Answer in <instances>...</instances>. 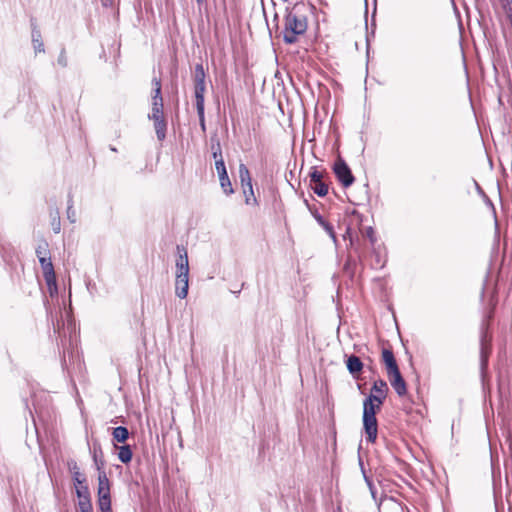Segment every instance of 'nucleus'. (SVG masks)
<instances>
[{"label":"nucleus","mask_w":512,"mask_h":512,"mask_svg":"<svg viewBox=\"0 0 512 512\" xmlns=\"http://www.w3.org/2000/svg\"><path fill=\"white\" fill-rule=\"evenodd\" d=\"M40 266L43 271V277L48 286L50 295L53 296L54 293H57V283H56V275L54 271V267L50 257H40L39 259Z\"/></svg>","instance_id":"5"},{"label":"nucleus","mask_w":512,"mask_h":512,"mask_svg":"<svg viewBox=\"0 0 512 512\" xmlns=\"http://www.w3.org/2000/svg\"><path fill=\"white\" fill-rule=\"evenodd\" d=\"M36 255L38 257V260L40 259V257H50V251L47 242H43L38 245V247L36 248Z\"/></svg>","instance_id":"27"},{"label":"nucleus","mask_w":512,"mask_h":512,"mask_svg":"<svg viewBox=\"0 0 512 512\" xmlns=\"http://www.w3.org/2000/svg\"><path fill=\"white\" fill-rule=\"evenodd\" d=\"M164 104L161 92L155 91L152 96V111L148 115L150 120L154 122V128L157 139L163 141L166 138L167 122L164 118Z\"/></svg>","instance_id":"3"},{"label":"nucleus","mask_w":512,"mask_h":512,"mask_svg":"<svg viewBox=\"0 0 512 512\" xmlns=\"http://www.w3.org/2000/svg\"><path fill=\"white\" fill-rule=\"evenodd\" d=\"M67 218L71 223L76 222V212L73 209V201H72L71 195H69V200H68Z\"/></svg>","instance_id":"28"},{"label":"nucleus","mask_w":512,"mask_h":512,"mask_svg":"<svg viewBox=\"0 0 512 512\" xmlns=\"http://www.w3.org/2000/svg\"><path fill=\"white\" fill-rule=\"evenodd\" d=\"M477 186V191H479L480 193H483L482 189L480 188V186L478 184H476Z\"/></svg>","instance_id":"44"},{"label":"nucleus","mask_w":512,"mask_h":512,"mask_svg":"<svg viewBox=\"0 0 512 512\" xmlns=\"http://www.w3.org/2000/svg\"><path fill=\"white\" fill-rule=\"evenodd\" d=\"M57 63H58L61 67H63V68L67 67V65H68V59H67V55H66V50H65V48H62V49H61L60 54H59L58 59H57Z\"/></svg>","instance_id":"32"},{"label":"nucleus","mask_w":512,"mask_h":512,"mask_svg":"<svg viewBox=\"0 0 512 512\" xmlns=\"http://www.w3.org/2000/svg\"><path fill=\"white\" fill-rule=\"evenodd\" d=\"M310 176V184L318 183L324 181V173L321 171H318L315 167H312L311 172L309 173Z\"/></svg>","instance_id":"26"},{"label":"nucleus","mask_w":512,"mask_h":512,"mask_svg":"<svg viewBox=\"0 0 512 512\" xmlns=\"http://www.w3.org/2000/svg\"><path fill=\"white\" fill-rule=\"evenodd\" d=\"M192 79L194 84L195 103L205 102L206 72L201 63L195 65Z\"/></svg>","instance_id":"4"},{"label":"nucleus","mask_w":512,"mask_h":512,"mask_svg":"<svg viewBox=\"0 0 512 512\" xmlns=\"http://www.w3.org/2000/svg\"><path fill=\"white\" fill-rule=\"evenodd\" d=\"M359 464H360V467H361L364 479H365L367 485L369 486L372 495H374V492H373L374 485H373L372 481L370 480V478L366 475L365 470L363 468V463H362L361 459L359 460Z\"/></svg>","instance_id":"34"},{"label":"nucleus","mask_w":512,"mask_h":512,"mask_svg":"<svg viewBox=\"0 0 512 512\" xmlns=\"http://www.w3.org/2000/svg\"><path fill=\"white\" fill-rule=\"evenodd\" d=\"M333 172L338 181L345 188L350 187L355 181L351 169L349 168L347 163L340 157L336 160V162L333 165Z\"/></svg>","instance_id":"6"},{"label":"nucleus","mask_w":512,"mask_h":512,"mask_svg":"<svg viewBox=\"0 0 512 512\" xmlns=\"http://www.w3.org/2000/svg\"><path fill=\"white\" fill-rule=\"evenodd\" d=\"M75 488H76V495L79 498V501L91 500L90 491H89L87 483L80 485V486H76Z\"/></svg>","instance_id":"24"},{"label":"nucleus","mask_w":512,"mask_h":512,"mask_svg":"<svg viewBox=\"0 0 512 512\" xmlns=\"http://www.w3.org/2000/svg\"><path fill=\"white\" fill-rule=\"evenodd\" d=\"M310 188L319 197L326 196L329 190L328 184L325 181L310 184Z\"/></svg>","instance_id":"21"},{"label":"nucleus","mask_w":512,"mask_h":512,"mask_svg":"<svg viewBox=\"0 0 512 512\" xmlns=\"http://www.w3.org/2000/svg\"><path fill=\"white\" fill-rule=\"evenodd\" d=\"M350 244L354 251L358 254V256L361 257L359 240L357 239L356 241H354L353 238L350 236Z\"/></svg>","instance_id":"36"},{"label":"nucleus","mask_w":512,"mask_h":512,"mask_svg":"<svg viewBox=\"0 0 512 512\" xmlns=\"http://www.w3.org/2000/svg\"><path fill=\"white\" fill-rule=\"evenodd\" d=\"M382 360L386 366L387 374L398 369V365L396 359L394 357L393 351L390 349L382 350Z\"/></svg>","instance_id":"16"},{"label":"nucleus","mask_w":512,"mask_h":512,"mask_svg":"<svg viewBox=\"0 0 512 512\" xmlns=\"http://www.w3.org/2000/svg\"><path fill=\"white\" fill-rule=\"evenodd\" d=\"M132 455L133 453L129 445H123L119 448L118 459L122 463H129L132 459Z\"/></svg>","instance_id":"20"},{"label":"nucleus","mask_w":512,"mask_h":512,"mask_svg":"<svg viewBox=\"0 0 512 512\" xmlns=\"http://www.w3.org/2000/svg\"><path fill=\"white\" fill-rule=\"evenodd\" d=\"M239 178L245 194V202L250 203V196H253L252 179L247 166L243 163L239 165Z\"/></svg>","instance_id":"8"},{"label":"nucleus","mask_w":512,"mask_h":512,"mask_svg":"<svg viewBox=\"0 0 512 512\" xmlns=\"http://www.w3.org/2000/svg\"><path fill=\"white\" fill-rule=\"evenodd\" d=\"M196 2H197L199 5H201V4H203V3L205 2V0H196Z\"/></svg>","instance_id":"43"},{"label":"nucleus","mask_w":512,"mask_h":512,"mask_svg":"<svg viewBox=\"0 0 512 512\" xmlns=\"http://www.w3.org/2000/svg\"><path fill=\"white\" fill-rule=\"evenodd\" d=\"M152 83L155 86L154 92L158 90L161 92V80L155 77L152 79Z\"/></svg>","instance_id":"37"},{"label":"nucleus","mask_w":512,"mask_h":512,"mask_svg":"<svg viewBox=\"0 0 512 512\" xmlns=\"http://www.w3.org/2000/svg\"><path fill=\"white\" fill-rule=\"evenodd\" d=\"M101 2L104 7H111L113 5L114 0H101Z\"/></svg>","instance_id":"40"},{"label":"nucleus","mask_w":512,"mask_h":512,"mask_svg":"<svg viewBox=\"0 0 512 512\" xmlns=\"http://www.w3.org/2000/svg\"><path fill=\"white\" fill-rule=\"evenodd\" d=\"M110 149H111V151H114V152L117 151L115 147H111Z\"/></svg>","instance_id":"45"},{"label":"nucleus","mask_w":512,"mask_h":512,"mask_svg":"<svg viewBox=\"0 0 512 512\" xmlns=\"http://www.w3.org/2000/svg\"><path fill=\"white\" fill-rule=\"evenodd\" d=\"M32 44L34 47L35 52H44V43L42 41V36L40 30L37 28L36 25L33 24L32 27Z\"/></svg>","instance_id":"17"},{"label":"nucleus","mask_w":512,"mask_h":512,"mask_svg":"<svg viewBox=\"0 0 512 512\" xmlns=\"http://www.w3.org/2000/svg\"><path fill=\"white\" fill-rule=\"evenodd\" d=\"M80 512H93L91 500H81L78 502Z\"/></svg>","instance_id":"30"},{"label":"nucleus","mask_w":512,"mask_h":512,"mask_svg":"<svg viewBox=\"0 0 512 512\" xmlns=\"http://www.w3.org/2000/svg\"><path fill=\"white\" fill-rule=\"evenodd\" d=\"M98 505L101 512H112L111 495L98 497Z\"/></svg>","instance_id":"25"},{"label":"nucleus","mask_w":512,"mask_h":512,"mask_svg":"<svg viewBox=\"0 0 512 512\" xmlns=\"http://www.w3.org/2000/svg\"><path fill=\"white\" fill-rule=\"evenodd\" d=\"M381 404V400H378L377 397L369 395L363 402L362 416H375Z\"/></svg>","instance_id":"12"},{"label":"nucleus","mask_w":512,"mask_h":512,"mask_svg":"<svg viewBox=\"0 0 512 512\" xmlns=\"http://www.w3.org/2000/svg\"><path fill=\"white\" fill-rule=\"evenodd\" d=\"M387 392V383L382 379H378L373 384L370 396L377 397L378 400H381V402H383V400L386 398Z\"/></svg>","instance_id":"14"},{"label":"nucleus","mask_w":512,"mask_h":512,"mask_svg":"<svg viewBox=\"0 0 512 512\" xmlns=\"http://www.w3.org/2000/svg\"><path fill=\"white\" fill-rule=\"evenodd\" d=\"M363 236H365L369 240L371 246L375 245L377 239L375 236L374 229L371 226L365 228V230L363 232Z\"/></svg>","instance_id":"29"},{"label":"nucleus","mask_w":512,"mask_h":512,"mask_svg":"<svg viewBox=\"0 0 512 512\" xmlns=\"http://www.w3.org/2000/svg\"><path fill=\"white\" fill-rule=\"evenodd\" d=\"M366 441L374 443L378 433L377 418H363Z\"/></svg>","instance_id":"10"},{"label":"nucleus","mask_w":512,"mask_h":512,"mask_svg":"<svg viewBox=\"0 0 512 512\" xmlns=\"http://www.w3.org/2000/svg\"><path fill=\"white\" fill-rule=\"evenodd\" d=\"M98 497L110 495V481L105 471H99L98 474Z\"/></svg>","instance_id":"15"},{"label":"nucleus","mask_w":512,"mask_h":512,"mask_svg":"<svg viewBox=\"0 0 512 512\" xmlns=\"http://www.w3.org/2000/svg\"><path fill=\"white\" fill-rule=\"evenodd\" d=\"M215 167L218 175L227 172L223 158L215 160Z\"/></svg>","instance_id":"33"},{"label":"nucleus","mask_w":512,"mask_h":512,"mask_svg":"<svg viewBox=\"0 0 512 512\" xmlns=\"http://www.w3.org/2000/svg\"><path fill=\"white\" fill-rule=\"evenodd\" d=\"M52 226H53V231L55 233H59L60 232V219L59 218L57 220L54 219L52 222Z\"/></svg>","instance_id":"38"},{"label":"nucleus","mask_w":512,"mask_h":512,"mask_svg":"<svg viewBox=\"0 0 512 512\" xmlns=\"http://www.w3.org/2000/svg\"><path fill=\"white\" fill-rule=\"evenodd\" d=\"M346 234L350 235V228L347 229Z\"/></svg>","instance_id":"46"},{"label":"nucleus","mask_w":512,"mask_h":512,"mask_svg":"<svg viewBox=\"0 0 512 512\" xmlns=\"http://www.w3.org/2000/svg\"><path fill=\"white\" fill-rule=\"evenodd\" d=\"M346 366L350 374L354 378H358V374L363 370V363L356 355H351L346 360Z\"/></svg>","instance_id":"13"},{"label":"nucleus","mask_w":512,"mask_h":512,"mask_svg":"<svg viewBox=\"0 0 512 512\" xmlns=\"http://www.w3.org/2000/svg\"><path fill=\"white\" fill-rule=\"evenodd\" d=\"M307 27L308 24L305 16L298 14L294 9L286 8L282 31L283 41L286 44L296 43L298 37L305 34Z\"/></svg>","instance_id":"1"},{"label":"nucleus","mask_w":512,"mask_h":512,"mask_svg":"<svg viewBox=\"0 0 512 512\" xmlns=\"http://www.w3.org/2000/svg\"><path fill=\"white\" fill-rule=\"evenodd\" d=\"M197 114L199 117V125L201 127L202 132L206 131V124H205V102L201 103H195Z\"/></svg>","instance_id":"22"},{"label":"nucleus","mask_w":512,"mask_h":512,"mask_svg":"<svg viewBox=\"0 0 512 512\" xmlns=\"http://www.w3.org/2000/svg\"><path fill=\"white\" fill-rule=\"evenodd\" d=\"M35 413L36 414H42L43 412H42V410H39V409L35 408Z\"/></svg>","instance_id":"42"},{"label":"nucleus","mask_w":512,"mask_h":512,"mask_svg":"<svg viewBox=\"0 0 512 512\" xmlns=\"http://www.w3.org/2000/svg\"><path fill=\"white\" fill-rule=\"evenodd\" d=\"M424 410H425V407H420L418 409H416L415 411L413 410H409L408 413H413L415 412L416 414H418L419 416H423L424 415Z\"/></svg>","instance_id":"39"},{"label":"nucleus","mask_w":512,"mask_h":512,"mask_svg":"<svg viewBox=\"0 0 512 512\" xmlns=\"http://www.w3.org/2000/svg\"><path fill=\"white\" fill-rule=\"evenodd\" d=\"M68 468H69V471L72 473V475H74V473H76V472H80L77 462L74 460H70L68 462Z\"/></svg>","instance_id":"35"},{"label":"nucleus","mask_w":512,"mask_h":512,"mask_svg":"<svg viewBox=\"0 0 512 512\" xmlns=\"http://www.w3.org/2000/svg\"><path fill=\"white\" fill-rule=\"evenodd\" d=\"M37 419L35 417H32L33 425L37 429L38 423L36 421Z\"/></svg>","instance_id":"41"},{"label":"nucleus","mask_w":512,"mask_h":512,"mask_svg":"<svg viewBox=\"0 0 512 512\" xmlns=\"http://www.w3.org/2000/svg\"><path fill=\"white\" fill-rule=\"evenodd\" d=\"M178 257L176 259V279H175V293L180 299H184L188 294V280H189V262L187 250L180 245H177Z\"/></svg>","instance_id":"2"},{"label":"nucleus","mask_w":512,"mask_h":512,"mask_svg":"<svg viewBox=\"0 0 512 512\" xmlns=\"http://www.w3.org/2000/svg\"><path fill=\"white\" fill-rule=\"evenodd\" d=\"M388 376L390 379L391 386L394 388L396 393L400 396L406 394V383L400 373L399 368L388 373Z\"/></svg>","instance_id":"9"},{"label":"nucleus","mask_w":512,"mask_h":512,"mask_svg":"<svg viewBox=\"0 0 512 512\" xmlns=\"http://www.w3.org/2000/svg\"><path fill=\"white\" fill-rule=\"evenodd\" d=\"M211 149H212V156L215 160L222 157V150L220 141L217 137H211Z\"/></svg>","instance_id":"23"},{"label":"nucleus","mask_w":512,"mask_h":512,"mask_svg":"<svg viewBox=\"0 0 512 512\" xmlns=\"http://www.w3.org/2000/svg\"><path fill=\"white\" fill-rule=\"evenodd\" d=\"M219 181L224 193L230 195L234 192L228 173L219 174Z\"/></svg>","instance_id":"18"},{"label":"nucleus","mask_w":512,"mask_h":512,"mask_svg":"<svg viewBox=\"0 0 512 512\" xmlns=\"http://www.w3.org/2000/svg\"><path fill=\"white\" fill-rule=\"evenodd\" d=\"M113 438L117 441V442H125L128 437H129V432H128V429L124 426H118L116 428L113 429Z\"/></svg>","instance_id":"19"},{"label":"nucleus","mask_w":512,"mask_h":512,"mask_svg":"<svg viewBox=\"0 0 512 512\" xmlns=\"http://www.w3.org/2000/svg\"><path fill=\"white\" fill-rule=\"evenodd\" d=\"M490 339H488L486 328L482 325L481 337H480V370L482 376L484 375L488 367V359L491 352Z\"/></svg>","instance_id":"7"},{"label":"nucleus","mask_w":512,"mask_h":512,"mask_svg":"<svg viewBox=\"0 0 512 512\" xmlns=\"http://www.w3.org/2000/svg\"><path fill=\"white\" fill-rule=\"evenodd\" d=\"M72 479L75 487L86 484V477L81 472H76L72 475Z\"/></svg>","instance_id":"31"},{"label":"nucleus","mask_w":512,"mask_h":512,"mask_svg":"<svg viewBox=\"0 0 512 512\" xmlns=\"http://www.w3.org/2000/svg\"><path fill=\"white\" fill-rule=\"evenodd\" d=\"M305 203L308 206V208L310 209L312 216L317 221V223L325 230V232L329 235V237L333 240V242L336 243L337 237H336V233L334 231L333 226L329 222H327L324 219V217L318 213L317 210H312L310 208L307 200H305Z\"/></svg>","instance_id":"11"}]
</instances>
